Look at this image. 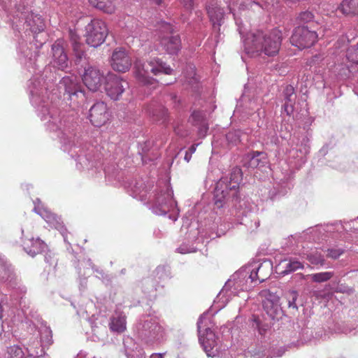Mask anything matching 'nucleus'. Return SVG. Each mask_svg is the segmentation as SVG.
<instances>
[{
  "label": "nucleus",
  "instance_id": "nucleus-28",
  "mask_svg": "<svg viewBox=\"0 0 358 358\" xmlns=\"http://www.w3.org/2000/svg\"><path fill=\"white\" fill-rule=\"evenodd\" d=\"M89 2L93 7L105 13H113L115 11L113 0H89Z\"/></svg>",
  "mask_w": 358,
  "mask_h": 358
},
{
  "label": "nucleus",
  "instance_id": "nucleus-20",
  "mask_svg": "<svg viewBox=\"0 0 358 358\" xmlns=\"http://www.w3.org/2000/svg\"><path fill=\"white\" fill-rule=\"evenodd\" d=\"M207 12L214 27L215 28L216 25L219 27L224 17L223 9L215 4H213L208 6Z\"/></svg>",
  "mask_w": 358,
  "mask_h": 358
},
{
  "label": "nucleus",
  "instance_id": "nucleus-45",
  "mask_svg": "<svg viewBox=\"0 0 358 358\" xmlns=\"http://www.w3.org/2000/svg\"><path fill=\"white\" fill-rule=\"evenodd\" d=\"M183 7L189 11L193 9V0H178Z\"/></svg>",
  "mask_w": 358,
  "mask_h": 358
},
{
  "label": "nucleus",
  "instance_id": "nucleus-40",
  "mask_svg": "<svg viewBox=\"0 0 358 358\" xmlns=\"http://www.w3.org/2000/svg\"><path fill=\"white\" fill-rule=\"evenodd\" d=\"M343 253V250L342 249H328L327 250V257H331L332 259L338 258Z\"/></svg>",
  "mask_w": 358,
  "mask_h": 358
},
{
  "label": "nucleus",
  "instance_id": "nucleus-51",
  "mask_svg": "<svg viewBox=\"0 0 358 358\" xmlns=\"http://www.w3.org/2000/svg\"><path fill=\"white\" fill-rule=\"evenodd\" d=\"M191 157H192V154L189 152V151H186L185 152V155L184 157V159L187 162H189L191 159Z\"/></svg>",
  "mask_w": 358,
  "mask_h": 358
},
{
  "label": "nucleus",
  "instance_id": "nucleus-50",
  "mask_svg": "<svg viewBox=\"0 0 358 358\" xmlns=\"http://www.w3.org/2000/svg\"><path fill=\"white\" fill-rule=\"evenodd\" d=\"M270 270H271V268H269V269L264 268L261 272H259V276H262L263 275H266V274H267V277L269 276V275H270Z\"/></svg>",
  "mask_w": 358,
  "mask_h": 358
},
{
  "label": "nucleus",
  "instance_id": "nucleus-25",
  "mask_svg": "<svg viewBox=\"0 0 358 358\" xmlns=\"http://www.w3.org/2000/svg\"><path fill=\"white\" fill-rule=\"evenodd\" d=\"M272 2L277 1V0H271ZM269 3L268 0H243V2L239 6L240 10H245L253 8L255 7L259 9H268Z\"/></svg>",
  "mask_w": 358,
  "mask_h": 358
},
{
  "label": "nucleus",
  "instance_id": "nucleus-54",
  "mask_svg": "<svg viewBox=\"0 0 358 358\" xmlns=\"http://www.w3.org/2000/svg\"><path fill=\"white\" fill-rule=\"evenodd\" d=\"M320 59V55H315V56H313V57H312V61H311V62H313V63H316V62H318V60H319Z\"/></svg>",
  "mask_w": 358,
  "mask_h": 358
},
{
  "label": "nucleus",
  "instance_id": "nucleus-7",
  "mask_svg": "<svg viewBox=\"0 0 358 358\" xmlns=\"http://www.w3.org/2000/svg\"><path fill=\"white\" fill-rule=\"evenodd\" d=\"M249 272L250 271L247 268L236 272L225 283L220 294H227L229 292L228 296H231L237 294L238 290L246 291L253 287L247 278Z\"/></svg>",
  "mask_w": 358,
  "mask_h": 358
},
{
  "label": "nucleus",
  "instance_id": "nucleus-10",
  "mask_svg": "<svg viewBox=\"0 0 358 358\" xmlns=\"http://www.w3.org/2000/svg\"><path fill=\"white\" fill-rule=\"evenodd\" d=\"M169 213V218L173 222L178 219L179 209L177 208L176 202L173 199V190L166 187V192L158 197V215H166Z\"/></svg>",
  "mask_w": 358,
  "mask_h": 358
},
{
  "label": "nucleus",
  "instance_id": "nucleus-9",
  "mask_svg": "<svg viewBox=\"0 0 358 358\" xmlns=\"http://www.w3.org/2000/svg\"><path fill=\"white\" fill-rule=\"evenodd\" d=\"M317 38V34L315 31H310L305 26H298L294 30L290 38V42L299 49L310 48Z\"/></svg>",
  "mask_w": 358,
  "mask_h": 358
},
{
  "label": "nucleus",
  "instance_id": "nucleus-16",
  "mask_svg": "<svg viewBox=\"0 0 358 358\" xmlns=\"http://www.w3.org/2000/svg\"><path fill=\"white\" fill-rule=\"evenodd\" d=\"M267 164V155L264 152L252 151L246 154L243 158V166L247 168H260Z\"/></svg>",
  "mask_w": 358,
  "mask_h": 358
},
{
  "label": "nucleus",
  "instance_id": "nucleus-24",
  "mask_svg": "<svg viewBox=\"0 0 358 358\" xmlns=\"http://www.w3.org/2000/svg\"><path fill=\"white\" fill-rule=\"evenodd\" d=\"M26 23L34 33L41 32L45 27L43 19L39 15L31 14L27 18Z\"/></svg>",
  "mask_w": 358,
  "mask_h": 358
},
{
  "label": "nucleus",
  "instance_id": "nucleus-1",
  "mask_svg": "<svg viewBox=\"0 0 358 358\" xmlns=\"http://www.w3.org/2000/svg\"><path fill=\"white\" fill-rule=\"evenodd\" d=\"M282 41V34L278 29H273L265 33L257 30L247 34L244 39V48L250 57L258 56L262 53L273 57L279 52Z\"/></svg>",
  "mask_w": 358,
  "mask_h": 358
},
{
  "label": "nucleus",
  "instance_id": "nucleus-12",
  "mask_svg": "<svg viewBox=\"0 0 358 358\" xmlns=\"http://www.w3.org/2000/svg\"><path fill=\"white\" fill-rule=\"evenodd\" d=\"M90 120L95 127L105 124L109 120L108 108L103 101L95 103L90 109Z\"/></svg>",
  "mask_w": 358,
  "mask_h": 358
},
{
  "label": "nucleus",
  "instance_id": "nucleus-14",
  "mask_svg": "<svg viewBox=\"0 0 358 358\" xmlns=\"http://www.w3.org/2000/svg\"><path fill=\"white\" fill-rule=\"evenodd\" d=\"M65 41L60 38L57 39L52 45L54 64L62 70L67 68L69 64L68 57L65 52Z\"/></svg>",
  "mask_w": 358,
  "mask_h": 358
},
{
  "label": "nucleus",
  "instance_id": "nucleus-30",
  "mask_svg": "<svg viewBox=\"0 0 358 358\" xmlns=\"http://www.w3.org/2000/svg\"><path fill=\"white\" fill-rule=\"evenodd\" d=\"M285 296L287 302L288 307L289 308L297 310L298 306L296 303L299 296L297 292L295 290H289L285 294Z\"/></svg>",
  "mask_w": 358,
  "mask_h": 358
},
{
  "label": "nucleus",
  "instance_id": "nucleus-31",
  "mask_svg": "<svg viewBox=\"0 0 358 358\" xmlns=\"http://www.w3.org/2000/svg\"><path fill=\"white\" fill-rule=\"evenodd\" d=\"M314 19V15L312 12L306 10L301 12L296 18V22L299 26H303V24L310 22Z\"/></svg>",
  "mask_w": 358,
  "mask_h": 358
},
{
  "label": "nucleus",
  "instance_id": "nucleus-19",
  "mask_svg": "<svg viewBox=\"0 0 358 358\" xmlns=\"http://www.w3.org/2000/svg\"><path fill=\"white\" fill-rule=\"evenodd\" d=\"M285 103L283 108L287 115H290L294 110V104L296 100L294 88L292 85H287L283 90Z\"/></svg>",
  "mask_w": 358,
  "mask_h": 358
},
{
  "label": "nucleus",
  "instance_id": "nucleus-15",
  "mask_svg": "<svg viewBox=\"0 0 358 358\" xmlns=\"http://www.w3.org/2000/svg\"><path fill=\"white\" fill-rule=\"evenodd\" d=\"M60 84L64 86L65 92L69 94V98L73 100L74 97H84V92L82 86L76 76L64 77Z\"/></svg>",
  "mask_w": 358,
  "mask_h": 358
},
{
  "label": "nucleus",
  "instance_id": "nucleus-55",
  "mask_svg": "<svg viewBox=\"0 0 358 358\" xmlns=\"http://www.w3.org/2000/svg\"><path fill=\"white\" fill-rule=\"evenodd\" d=\"M195 150H196V147H195V145H192L189 148V150H188V151H189V153L192 154V153H194V152H195Z\"/></svg>",
  "mask_w": 358,
  "mask_h": 358
},
{
  "label": "nucleus",
  "instance_id": "nucleus-18",
  "mask_svg": "<svg viewBox=\"0 0 358 358\" xmlns=\"http://www.w3.org/2000/svg\"><path fill=\"white\" fill-rule=\"evenodd\" d=\"M246 268L250 271L247 277L248 280H249L250 284L252 285V283L256 282L257 280H259V282H262L267 278V274L259 276V272H261L264 268H271V264L269 262H264L252 270L248 267Z\"/></svg>",
  "mask_w": 358,
  "mask_h": 358
},
{
  "label": "nucleus",
  "instance_id": "nucleus-34",
  "mask_svg": "<svg viewBox=\"0 0 358 358\" xmlns=\"http://www.w3.org/2000/svg\"><path fill=\"white\" fill-rule=\"evenodd\" d=\"M346 58L349 62L358 64V44L348 49Z\"/></svg>",
  "mask_w": 358,
  "mask_h": 358
},
{
  "label": "nucleus",
  "instance_id": "nucleus-23",
  "mask_svg": "<svg viewBox=\"0 0 358 358\" xmlns=\"http://www.w3.org/2000/svg\"><path fill=\"white\" fill-rule=\"evenodd\" d=\"M279 266L283 268V270L280 271L282 275H287L291 272L303 268V264L296 259H285L280 262Z\"/></svg>",
  "mask_w": 358,
  "mask_h": 358
},
{
  "label": "nucleus",
  "instance_id": "nucleus-22",
  "mask_svg": "<svg viewBox=\"0 0 358 358\" xmlns=\"http://www.w3.org/2000/svg\"><path fill=\"white\" fill-rule=\"evenodd\" d=\"M79 39L80 38L77 34L71 31H70V40L77 62H80L85 56L84 45L79 41Z\"/></svg>",
  "mask_w": 358,
  "mask_h": 358
},
{
  "label": "nucleus",
  "instance_id": "nucleus-48",
  "mask_svg": "<svg viewBox=\"0 0 358 358\" xmlns=\"http://www.w3.org/2000/svg\"><path fill=\"white\" fill-rule=\"evenodd\" d=\"M155 103L153 104H150V105H148L146 106V110L147 112L150 114V115H152L153 116L155 115Z\"/></svg>",
  "mask_w": 358,
  "mask_h": 358
},
{
  "label": "nucleus",
  "instance_id": "nucleus-56",
  "mask_svg": "<svg viewBox=\"0 0 358 358\" xmlns=\"http://www.w3.org/2000/svg\"><path fill=\"white\" fill-rule=\"evenodd\" d=\"M158 358H162V355L161 353H158Z\"/></svg>",
  "mask_w": 358,
  "mask_h": 358
},
{
  "label": "nucleus",
  "instance_id": "nucleus-27",
  "mask_svg": "<svg viewBox=\"0 0 358 358\" xmlns=\"http://www.w3.org/2000/svg\"><path fill=\"white\" fill-rule=\"evenodd\" d=\"M110 329L117 333H122L127 329L126 316L120 315L116 317H113L109 324Z\"/></svg>",
  "mask_w": 358,
  "mask_h": 358
},
{
  "label": "nucleus",
  "instance_id": "nucleus-32",
  "mask_svg": "<svg viewBox=\"0 0 358 358\" xmlns=\"http://www.w3.org/2000/svg\"><path fill=\"white\" fill-rule=\"evenodd\" d=\"M307 259L310 264L314 265L323 266L325 263L324 256L317 252H313L308 255Z\"/></svg>",
  "mask_w": 358,
  "mask_h": 358
},
{
  "label": "nucleus",
  "instance_id": "nucleus-33",
  "mask_svg": "<svg viewBox=\"0 0 358 358\" xmlns=\"http://www.w3.org/2000/svg\"><path fill=\"white\" fill-rule=\"evenodd\" d=\"M8 358H24V353L22 349L18 345H14L8 348Z\"/></svg>",
  "mask_w": 358,
  "mask_h": 358
},
{
  "label": "nucleus",
  "instance_id": "nucleus-4",
  "mask_svg": "<svg viewBox=\"0 0 358 358\" xmlns=\"http://www.w3.org/2000/svg\"><path fill=\"white\" fill-rule=\"evenodd\" d=\"M206 314L201 315L197 321L199 341L208 357H215L219 352L215 333L207 327Z\"/></svg>",
  "mask_w": 358,
  "mask_h": 358
},
{
  "label": "nucleus",
  "instance_id": "nucleus-47",
  "mask_svg": "<svg viewBox=\"0 0 358 358\" xmlns=\"http://www.w3.org/2000/svg\"><path fill=\"white\" fill-rule=\"evenodd\" d=\"M159 109L158 108V110ZM162 115V119H163V122H166V116H167V110L165 109L164 108H162V109H160V112L158 111V121H159V115Z\"/></svg>",
  "mask_w": 358,
  "mask_h": 358
},
{
  "label": "nucleus",
  "instance_id": "nucleus-41",
  "mask_svg": "<svg viewBox=\"0 0 358 358\" xmlns=\"http://www.w3.org/2000/svg\"><path fill=\"white\" fill-rule=\"evenodd\" d=\"M12 274V271L10 268L6 266H1L0 269V278L1 280H8L10 275Z\"/></svg>",
  "mask_w": 358,
  "mask_h": 358
},
{
  "label": "nucleus",
  "instance_id": "nucleus-53",
  "mask_svg": "<svg viewBox=\"0 0 358 358\" xmlns=\"http://www.w3.org/2000/svg\"><path fill=\"white\" fill-rule=\"evenodd\" d=\"M55 220H57V217L55 215L50 214V217H48V222L50 223H52Z\"/></svg>",
  "mask_w": 358,
  "mask_h": 358
},
{
  "label": "nucleus",
  "instance_id": "nucleus-8",
  "mask_svg": "<svg viewBox=\"0 0 358 358\" xmlns=\"http://www.w3.org/2000/svg\"><path fill=\"white\" fill-rule=\"evenodd\" d=\"M128 87V82L122 77L115 73H108L106 76L104 89L106 94L111 99L119 100Z\"/></svg>",
  "mask_w": 358,
  "mask_h": 358
},
{
  "label": "nucleus",
  "instance_id": "nucleus-37",
  "mask_svg": "<svg viewBox=\"0 0 358 358\" xmlns=\"http://www.w3.org/2000/svg\"><path fill=\"white\" fill-rule=\"evenodd\" d=\"M228 7H229V9L230 12L233 13L236 24L238 27V31L239 34L243 36V34H245V29L242 26V20L240 18L237 17L236 14L234 13L233 8L231 7V1L229 2V4Z\"/></svg>",
  "mask_w": 358,
  "mask_h": 358
},
{
  "label": "nucleus",
  "instance_id": "nucleus-6",
  "mask_svg": "<svg viewBox=\"0 0 358 358\" xmlns=\"http://www.w3.org/2000/svg\"><path fill=\"white\" fill-rule=\"evenodd\" d=\"M134 74L136 80L143 85H149L154 83V76L157 75V59L141 62L136 60L134 63Z\"/></svg>",
  "mask_w": 358,
  "mask_h": 358
},
{
  "label": "nucleus",
  "instance_id": "nucleus-35",
  "mask_svg": "<svg viewBox=\"0 0 358 358\" xmlns=\"http://www.w3.org/2000/svg\"><path fill=\"white\" fill-rule=\"evenodd\" d=\"M226 140L228 142L229 145H236L237 143L239 142V141H240L239 131H229L226 134Z\"/></svg>",
  "mask_w": 358,
  "mask_h": 358
},
{
  "label": "nucleus",
  "instance_id": "nucleus-17",
  "mask_svg": "<svg viewBox=\"0 0 358 358\" xmlns=\"http://www.w3.org/2000/svg\"><path fill=\"white\" fill-rule=\"evenodd\" d=\"M22 234L25 238V241L24 242V250L29 255L34 257L37 254H39L44 250L46 245L43 241L39 238H29V232L28 231L25 233L24 231H22Z\"/></svg>",
  "mask_w": 358,
  "mask_h": 358
},
{
  "label": "nucleus",
  "instance_id": "nucleus-2",
  "mask_svg": "<svg viewBox=\"0 0 358 358\" xmlns=\"http://www.w3.org/2000/svg\"><path fill=\"white\" fill-rule=\"evenodd\" d=\"M242 180L241 169L235 167L231 170L229 176L222 177L216 183L214 193L215 206L221 208L231 199L238 201L239 199V185Z\"/></svg>",
  "mask_w": 358,
  "mask_h": 358
},
{
  "label": "nucleus",
  "instance_id": "nucleus-38",
  "mask_svg": "<svg viewBox=\"0 0 358 358\" xmlns=\"http://www.w3.org/2000/svg\"><path fill=\"white\" fill-rule=\"evenodd\" d=\"M252 327L255 329H257L261 335H264L266 331V329L262 326L260 320L255 316H253Z\"/></svg>",
  "mask_w": 358,
  "mask_h": 358
},
{
  "label": "nucleus",
  "instance_id": "nucleus-46",
  "mask_svg": "<svg viewBox=\"0 0 358 358\" xmlns=\"http://www.w3.org/2000/svg\"><path fill=\"white\" fill-rule=\"evenodd\" d=\"M177 251L181 254H186L187 252H192V250L190 248H187L186 245H182L177 248Z\"/></svg>",
  "mask_w": 358,
  "mask_h": 358
},
{
  "label": "nucleus",
  "instance_id": "nucleus-13",
  "mask_svg": "<svg viewBox=\"0 0 358 358\" xmlns=\"http://www.w3.org/2000/svg\"><path fill=\"white\" fill-rule=\"evenodd\" d=\"M82 79L83 83L90 91L96 92L101 85L103 74L99 69L89 66L85 69Z\"/></svg>",
  "mask_w": 358,
  "mask_h": 358
},
{
  "label": "nucleus",
  "instance_id": "nucleus-21",
  "mask_svg": "<svg viewBox=\"0 0 358 358\" xmlns=\"http://www.w3.org/2000/svg\"><path fill=\"white\" fill-rule=\"evenodd\" d=\"M263 306L266 314L273 320H278L283 316V310L280 303L274 304L270 301H264Z\"/></svg>",
  "mask_w": 358,
  "mask_h": 358
},
{
  "label": "nucleus",
  "instance_id": "nucleus-5",
  "mask_svg": "<svg viewBox=\"0 0 358 358\" xmlns=\"http://www.w3.org/2000/svg\"><path fill=\"white\" fill-rule=\"evenodd\" d=\"M108 35L106 23L100 19L94 18L85 27V41L87 45L97 48L104 41Z\"/></svg>",
  "mask_w": 358,
  "mask_h": 358
},
{
  "label": "nucleus",
  "instance_id": "nucleus-3",
  "mask_svg": "<svg viewBox=\"0 0 358 358\" xmlns=\"http://www.w3.org/2000/svg\"><path fill=\"white\" fill-rule=\"evenodd\" d=\"M178 27L176 24L158 21V32L161 35L160 44L164 49L170 55H177L182 48V42L178 34Z\"/></svg>",
  "mask_w": 358,
  "mask_h": 358
},
{
  "label": "nucleus",
  "instance_id": "nucleus-44",
  "mask_svg": "<svg viewBox=\"0 0 358 358\" xmlns=\"http://www.w3.org/2000/svg\"><path fill=\"white\" fill-rule=\"evenodd\" d=\"M264 301H270L274 304L280 303V298L278 296L269 292Z\"/></svg>",
  "mask_w": 358,
  "mask_h": 358
},
{
  "label": "nucleus",
  "instance_id": "nucleus-43",
  "mask_svg": "<svg viewBox=\"0 0 358 358\" xmlns=\"http://www.w3.org/2000/svg\"><path fill=\"white\" fill-rule=\"evenodd\" d=\"M264 301H270L274 304L280 303V298L278 296L269 292Z\"/></svg>",
  "mask_w": 358,
  "mask_h": 358
},
{
  "label": "nucleus",
  "instance_id": "nucleus-39",
  "mask_svg": "<svg viewBox=\"0 0 358 358\" xmlns=\"http://www.w3.org/2000/svg\"><path fill=\"white\" fill-rule=\"evenodd\" d=\"M157 71H158V73H164L165 74L170 75V74L172 73L173 70L169 65H167L166 63H164L162 62H159L158 60V69H157Z\"/></svg>",
  "mask_w": 358,
  "mask_h": 358
},
{
  "label": "nucleus",
  "instance_id": "nucleus-42",
  "mask_svg": "<svg viewBox=\"0 0 358 358\" xmlns=\"http://www.w3.org/2000/svg\"><path fill=\"white\" fill-rule=\"evenodd\" d=\"M199 126V132L200 135L205 136L208 130V125L206 121L201 122V124H196Z\"/></svg>",
  "mask_w": 358,
  "mask_h": 358
},
{
  "label": "nucleus",
  "instance_id": "nucleus-11",
  "mask_svg": "<svg viewBox=\"0 0 358 358\" xmlns=\"http://www.w3.org/2000/svg\"><path fill=\"white\" fill-rule=\"evenodd\" d=\"M110 63L111 68L115 71L126 73L130 69L132 65V60L124 48H119L113 52Z\"/></svg>",
  "mask_w": 358,
  "mask_h": 358
},
{
  "label": "nucleus",
  "instance_id": "nucleus-49",
  "mask_svg": "<svg viewBox=\"0 0 358 358\" xmlns=\"http://www.w3.org/2000/svg\"><path fill=\"white\" fill-rule=\"evenodd\" d=\"M164 272V275H161V278H169L170 276V268H162Z\"/></svg>",
  "mask_w": 358,
  "mask_h": 358
},
{
  "label": "nucleus",
  "instance_id": "nucleus-29",
  "mask_svg": "<svg viewBox=\"0 0 358 358\" xmlns=\"http://www.w3.org/2000/svg\"><path fill=\"white\" fill-rule=\"evenodd\" d=\"M334 275V272L325 271L307 275L306 276H303V278L307 279L308 278H310L313 282L321 283L329 280Z\"/></svg>",
  "mask_w": 358,
  "mask_h": 358
},
{
  "label": "nucleus",
  "instance_id": "nucleus-52",
  "mask_svg": "<svg viewBox=\"0 0 358 358\" xmlns=\"http://www.w3.org/2000/svg\"><path fill=\"white\" fill-rule=\"evenodd\" d=\"M157 331H158V336L159 334H161V336L162 338H163V334H164V329L158 324V329H157Z\"/></svg>",
  "mask_w": 358,
  "mask_h": 358
},
{
  "label": "nucleus",
  "instance_id": "nucleus-57",
  "mask_svg": "<svg viewBox=\"0 0 358 358\" xmlns=\"http://www.w3.org/2000/svg\"><path fill=\"white\" fill-rule=\"evenodd\" d=\"M160 2H161V0H158V1H157L158 6L160 5Z\"/></svg>",
  "mask_w": 358,
  "mask_h": 358
},
{
  "label": "nucleus",
  "instance_id": "nucleus-36",
  "mask_svg": "<svg viewBox=\"0 0 358 358\" xmlns=\"http://www.w3.org/2000/svg\"><path fill=\"white\" fill-rule=\"evenodd\" d=\"M192 122L196 125L201 124V122L206 121V115L202 111H194L191 116Z\"/></svg>",
  "mask_w": 358,
  "mask_h": 358
},
{
  "label": "nucleus",
  "instance_id": "nucleus-26",
  "mask_svg": "<svg viewBox=\"0 0 358 358\" xmlns=\"http://www.w3.org/2000/svg\"><path fill=\"white\" fill-rule=\"evenodd\" d=\"M339 9L345 15H358V0H343Z\"/></svg>",
  "mask_w": 358,
  "mask_h": 358
}]
</instances>
